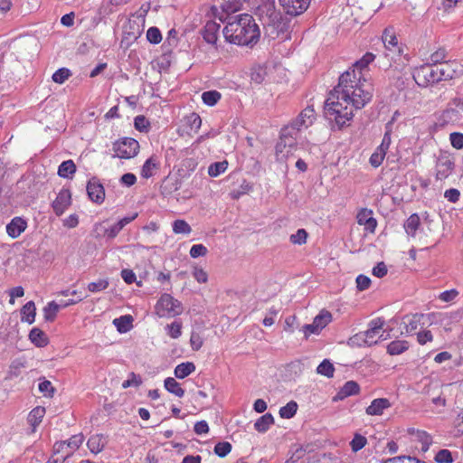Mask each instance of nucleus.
Returning <instances> with one entry per match:
<instances>
[{"label":"nucleus","instance_id":"7ed1b4c3","mask_svg":"<svg viewBox=\"0 0 463 463\" xmlns=\"http://www.w3.org/2000/svg\"><path fill=\"white\" fill-rule=\"evenodd\" d=\"M255 15L261 23L265 33L275 38L284 31L285 24L281 14L276 10L275 1L267 0L260 5L255 11Z\"/></svg>","mask_w":463,"mask_h":463},{"label":"nucleus","instance_id":"ea45409f","mask_svg":"<svg viewBox=\"0 0 463 463\" xmlns=\"http://www.w3.org/2000/svg\"><path fill=\"white\" fill-rule=\"evenodd\" d=\"M298 411V403L290 401L285 406L279 409V416L282 419H291L295 416Z\"/></svg>","mask_w":463,"mask_h":463},{"label":"nucleus","instance_id":"393cba45","mask_svg":"<svg viewBox=\"0 0 463 463\" xmlns=\"http://www.w3.org/2000/svg\"><path fill=\"white\" fill-rule=\"evenodd\" d=\"M454 168V163L449 158H441L438 162L437 178H447Z\"/></svg>","mask_w":463,"mask_h":463},{"label":"nucleus","instance_id":"e2e57ef3","mask_svg":"<svg viewBox=\"0 0 463 463\" xmlns=\"http://www.w3.org/2000/svg\"><path fill=\"white\" fill-rule=\"evenodd\" d=\"M265 75V71L262 68L258 67L252 69L250 72V79L253 82L260 84L264 80Z\"/></svg>","mask_w":463,"mask_h":463},{"label":"nucleus","instance_id":"8fccbe9b","mask_svg":"<svg viewBox=\"0 0 463 463\" xmlns=\"http://www.w3.org/2000/svg\"><path fill=\"white\" fill-rule=\"evenodd\" d=\"M231 450L232 445L230 442L227 441L218 442L214 446V453L221 458H224L225 456H227L231 452Z\"/></svg>","mask_w":463,"mask_h":463},{"label":"nucleus","instance_id":"1a4fd4ad","mask_svg":"<svg viewBox=\"0 0 463 463\" xmlns=\"http://www.w3.org/2000/svg\"><path fill=\"white\" fill-rule=\"evenodd\" d=\"M432 320L433 314H413L405 316L402 323L404 324L406 333L411 334L417 329L431 325Z\"/></svg>","mask_w":463,"mask_h":463},{"label":"nucleus","instance_id":"de8ad7c7","mask_svg":"<svg viewBox=\"0 0 463 463\" xmlns=\"http://www.w3.org/2000/svg\"><path fill=\"white\" fill-rule=\"evenodd\" d=\"M276 156L279 160H284L287 159L289 154L291 153V149L288 148V146L285 142L281 141L279 138V141L276 145Z\"/></svg>","mask_w":463,"mask_h":463},{"label":"nucleus","instance_id":"0eeeda50","mask_svg":"<svg viewBox=\"0 0 463 463\" xmlns=\"http://www.w3.org/2000/svg\"><path fill=\"white\" fill-rule=\"evenodd\" d=\"M113 157L129 159L137 155L139 143L134 138L123 137L113 143Z\"/></svg>","mask_w":463,"mask_h":463},{"label":"nucleus","instance_id":"6e6d98bb","mask_svg":"<svg viewBox=\"0 0 463 463\" xmlns=\"http://www.w3.org/2000/svg\"><path fill=\"white\" fill-rule=\"evenodd\" d=\"M134 126L138 131L146 132L149 128V122L145 116L139 115L135 118Z\"/></svg>","mask_w":463,"mask_h":463},{"label":"nucleus","instance_id":"423d86ee","mask_svg":"<svg viewBox=\"0 0 463 463\" xmlns=\"http://www.w3.org/2000/svg\"><path fill=\"white\" fill-rule=\"evenodd\" d=\"M183 312L180 301L175 299L170 294H164L156 305V313L160 317H175Z\"/></svg>","mask_w":463,"mask_h":463},{"label":"nucleus","instance_id":"5701e85b","mask_svg":"<svg viewBox=\"0 0 463 463\" xmlns=\"http://www.w3.org/2000/svg\"><path fill=\"white\" fill-rule=\"evenodd\" d=\"M61 293L65 298H68V299H60L61 306L63 307L74 305L87 298L84 291H61Z\"/></svg>","mask_w":463,"mask_h":463},{"label":"nucleus","instance_id":"0e129e2a","mask_svg":"<svg viewBox=\"0 0 463 463\" xmlns=\"http://www.w3.org/2000/svg\"><path fill=\"white\" fill-rule=\"evenodd\" d=\"M190 345L193 350L198 351L203 345V337L196 332H192Z\"/></svg>","mask_w":463,"mask_h":463},{"label":"nucleus","instance_id":"4be33fe9","mask_svg":"<svg viewBox=\"0 0 463 463\" xmlns=\"http://www.w3.org/2000/svg\"><path fill=\"white\" fill-rule=\"evenodd\" d=\"M29 340L37 347H44L49 343L46 334L38 327H33L30 331Z\"/></svg>","mask_w":463,"mask_h":463},{"label":"nucleus","instance_id":"37998d69","mask_svg":"<svg viewBox=\"0 0 463 463\" xmlns=\"http://www.w3.org/2000/svg\"><path fill=\"white\" fill-rule=\"evenodd\" d=\"M228 166L227 161H221V162H215L209 165L208 167V174L212 177H216L222 173H223Z\"/></svg>","mask_w":463,"mask_h":463},{"label":"nucleus","instance_id":"a18cd8bd","mask_svg":"<svg viewBox=\"0 0 463 463\" xmlns=\"http://www.w3.org/2000/svg\"><path fill=\"white\" fill-rule=\"evenodd\" d=\"M367 439L364 436L355 433L353 439L350 442L351 449L354 452H357L365 447Z\"/></svg>","mask_w":463,"mask_h":463},{"label":"nucleus","instance_id":"603ef678","mask_svg":"<svg viewBox=\"0 0 463 463\" xmlns=\"http://www.w3.org/2000/svg\"><path fill=\"white\" fill-rule=\"evenodd\" d=\"M146 39L150 43H159L162 40L160 30L157 27H150L146 32Z\"/></svg>","mask_w":463,"mask_h":463},{"label":"nucleus","instance_id":"bf43d9fd","mask_svg":"<svg viewBox=\"0 0 463 463\" xmlns=\"http://www.w3.org/2000/svg\"><path fill=\"white\" fill-rule=\"evenodd\" d=\"M208 250L203 244H194L190 249V256L194 259L198 257H203L207 254Z\"/></svg>","mask_w":463,"mask_h":463},{"label":"nucleus","instance_id":"f8f14e48","mask_svg":"<svg viewBox=\"0 0 463 463\" xmlns=\"http://www.w3.org/2000/svg\"><path fill=\"white\" fill-rule=\"evenodd\" d=\"M311 0H279L286 14L298 16L302 14L309 6Z\"/></svg>","mask_w":463,"mask_h":463},{"label":"nucleus","instance_id":"a878e982","mask_svg":"<svg viewBox=\"0 0 463 463\" xmlns=\"http://www.w3.org/2000/svg\"><path fill=\"white\" fill-rule=\"evenodd\" d=\"M35 305L33 301H29L21 309V321L31 325L35 320Z\"/></svg>","mask_w":463,"mask_h":463},{"label":"nucleus","instance_id":"2f4dec72","mask_svg":"<svg viewBox=\"0 0 463 463\" xmlns=\"http://www.w3.org/2000/svg\"><path fill=\"white\" fill-rule=\"evenodd\" d=\"M409 343L404 340H395L387 345V353L391 355H398L408 350Z\"/></svg>","mask_w":463,"mask_h":463},{"label":"nucleus","instance_id":"a19ab883","mask_svg":"<svg viewBox=\"0 0 463 463\" xmlns=\"http://www.w3.org/2000/svg\"><path fill=\"white\" fill-rule=\"evenodd\" d=\"M334 372H335L334 365L327 359H325L317 368V373L318 374L326 376L328 378H331L334 376Z\"/></svg>","mask_w":463,"mask_h":463},{"label":"nucleus","instance_id":"c03bdc74","mask_svg":"<svg viewBox=\"0 0 463 463\" xmlns=\"http://www.w3.org/2000/svg\"><path fill=\"white\" fill-rule=\"evenodd\" d=\"M172 226L173 232L176 234H189L192 232L191 226L184 220H175Z\"/></svg>","mask_w":463,"mask_h":463},{"label":"nucleus","instance_id":"680f3d73","mask_svg":"<svg viewBox=\"0 0 463 463\" xmlns=\"http://www.w3.org/2000/svg\"><path fill=\"white\" fill-rule=\"evenodd\" d=\"M451 146L456 149L463 148V134L459 132H453L449 135Z\"/></svg>","mask_w":463,"mask_h":463},{"label":"nucleus","instance_id":"a211bd4d","mask_svg":"<svg viewBox=\"0 0 463 463\" xmlns=\"http://www.w3.org/2000/svg\"><path fill=\"white\" fill-rule=\"evenodd\" d=\"M357 222L360 225H364L366 231L373 232L377 226V221L373 217V211L366 208L362 209L357 216Z\"/></svg>","mask_w":463,"mask_h":463},{"label":"nucleus","instance_id":"4468645a","mask_svg":"<svg viewBox=\"0 0 463 463\" xmlns=\"http://www.w3.org/2000/svg\"><path fill=\"white\" fill-rule=\"evenodd\" d=\"M71 204V193L69 189H61L52 202V207L57 216H61Z\"/></svg>","mask_w":463,"mask_h":463},{"label":"nucleus","instance_id":"13d9d810","mask_svg":"<svg viewBox=\"0 0 463 463\" xmlns=\"http://www.w3.org/2000/svg\"><path fill=\"white\" fill-rule=\"evenodd\" d=\"M447 57V51L445 48H439V50H437L436 52H434L431 55H430V61L436 65V64H440V63H443L445 61V58Z\"/></svg>","mask_w":463,"mask_h":463},{"label":"nucleus","instance_id":"e433bc0d","mask_svg":"<svg viewBox=\"0 0 463 463\" xmlns=\"http://www.w3.org/2000/svg\"><path fill=\"white\" fill-rule=\"evenodd\" d=\"M383 43L389 51L398 48V41L392 29L386 28L383 33Z\"/></svg>","mask_w":463,"mask_h":463},{"label":"nucleus","instance_id":"3c124183","mask_svg":"<svg viewBox=\"0 0 463 463\" xmlns=\"http://www.w3.org/2000/svg\"><path fill=\"white\" fill-rule=\"evenodd\" d=\"M391 122H389L386 125V132L383 136V138L382 140L381 145L378 146L377 151L386 154L387 150L389 149V146L391 145V128H390Z\"/></svg>","mask_w":463,"mask_h":463},{"label":"nucleus","instance_id":"c756f323","mask_svg":"<svg viewBox=\"0 0 463 463\" xmlns=\"http://www.w3.org/2000/svg\"><path fill=\"white\" fill-rule=\"evenodd\" d=\"M133 318L131 316H121L113 320V325L119 333H127L132 328Z\"/></svg>","mask_w":463,"mask_h":463},{"label":"nucleus","instance_id":"aec40b11","mask_svg":"<svg viewBox=\"0 0 463 463\" xmlns=\"http://www.w3.org/2000/svg\"><path fill=\"white\" fill-rule=\"evenodd\" d=\"M359 384L354 381L346 382L337 392L335 400H344L346 397L359 393Z\"/></svg>","mask_w":463,"mask_h":463},{"label":"nucleus","instance_id":"09e8293b","mask_svg":"<svg viewBox=\"0 0 463 463\" xmlns=\"http://www.w3.org/2000/svg\"><path fill=\"white\" fill-rule=\"evenodd\" d=\"M299 131L300 129H298V127L294 126V124L291 122L290 124L281 128L280 136L284 137H291L298 139Z\"/></svg>","mask_w":463,"mask_h":463},{"label":"nucleus","instance_id":"6e6552de","mask_svg":"<svg viewBox=\"0 0 463 463\" xmlns=\"http://www.w3.org/2000/svg\"><path fill=\"white\" fill-rule=\"evenodd\" d=\"M417 84L420 87H427L430 84L439 83L440 78L438 73V66L424 64L420 66L413 75Z\"/></svg>","mask_w":463,"mask_h":463},{"label":"nucleus","instance_id":"f257e3e1","mask_svg":"<svg viewBox=\"0 0 463 463\" xmlns=\"http://www.w3.org/2000/svg\"><path fill=\"white\" fill-rule=\"evenodd\" d=\"M222 33L227 42L242 46H253L260 36L259 25L249 14L231 17Z\"/></svg>","mask_w":463,"mask_h":463},{"label":"nucleus","instance_id":"dca6fc26","mask_svg":"<svg viewBox=\"0 0 463 463\" xmlns=\"http://www.w3.org/2000/svg\"><path fill=\"white\" fill-rule=\"evenodd\" d=\"M316 119V113L312 106H307L304 109L296 119L292 121L294 126L298 127V129L307 128L311 126Z\"/></svg>","mask_w":463,"mask_h":463},{"label":"nucleus","instance_id":"4d7b16f0","mask_svg":"<svg viewBox=\"0 0 463 463\" xmlns=\"http://www.w3.org/2000/svg\"><path fill=\"white\" fill-rule=\"evenodd\" d=\"M187 124L192 130L197 132L202 126V119L196 113H192L187 117Z\"/></svg>","mask_w":463,"mask_h":463},{"label":"nucleus","instance_id":"58836bf2","mask_svg":"<svg viewBox=\"0 0 463 463\" xmlns=\"http://www.w3.org/2000/svg\"><path fill=\"white\" fill-rule=\"evenodd\" d=\"M165 330L169 337L177 339L182 335V323L178 320H175L171 324L166 325Z\"/></svg>","mask_w":463,"mask_h":463},{"label":"nucleus","instance_id":"4c0bfd02","mask_svg":"<svg viewBox=\"0 0 463 463\" xmlns=\"http://www.w3.org/2000/svg\"><path fill=\"white\" fill-rule=\"evenodd\" d=\"M420 224V217L418 214H411L404 223V229L408 235L415 236L416 231Z\"/></svg>","mask_w":463,"mask_h":463},{"label":"nucleus","instance_id":"2eb2a0df","mask_svg":"<svg viewBox=\"0 0 463 463\" xmlns=\"http://www.w3.org/2000/svg\"><path fill=\"white\" fill-rule=\"evenodd\" d=\"M392 407V402L387 398L373 399L366 407L365 413L369 416H382L385 410Z\"/></svg>","mask_w":463,"mask_h":463},{"label":"nucleus","instance_id":"338daca9","mask_svg":"<svg viewBox=\"0 0 463 463\" xmlns=\"http://www.w3.org/2000/svg\"><path fill=\"white\" fill-rule=\"evenodd\" d=\"M420 460L412 457H394L392 458H388L384 461V463H420Z\"/></svg>","mask_w":463,"mask_h":463},{"label":"nucleus","instance_id":"69168bd1","mask_svg":"<svg viewBox=\"0 0 463 463\" xmlns=\"http://www.w3.org/2000/svg\"><path fill=\"white\" fill-rule=\"evenodd\" d=\"M141 383H142L141 378L138 375L132 373L129 374L128 379L122 383V387L125 389L131 387V386L137 387L141 384Z\"/></svg>","mask_w":463,"mask_h":463},{"label":"nucleus","instance_id":"cd10ccee","mask_svg":"<svg viewBox=\"0 0 463 463\" xmlns=\"http://www.w3.org/2000/svg\"><path fill=\"white\" fill-rule=\"evenodd\" d=\"M120 231L121 230L119 229L117 223H115L110 228H105L101 223H97L94 227V232L97 233L96 237L107 235L108 238L113 239L119 233Z\"/></svg>","mask_w":463,"mask_h":463},{"label":"nucleus","instance_id":"7c9ffc66","mask_svg":"<svg viewBox=\"0 0 463 463\" xmlns=\"http://www.w3.org/2000/svg\"><path fill=\"white\" fill-rule=\"evenodd\" d=\"M195 371V365L192 362L182 363L175 368V376L184 379Z\"/></svg>","mask_w":463,"mask_h":463},{"label":"nucleus","instance_id":"9d476101","mask_svg":"<svg viewBox=\"0 0 463 463\" xmlns=\"http://www.w3.org/2000/svg\"><path fill=\"white\" fill-rule=\"evenodd\" d=\"M439 77L441 80H452L456 77H459L463 74V65L453 61H446L438 66Z\"/></svg>","mask_w":463,"mask_h":463},{"label":"nucleus","instance_id":"5fc2aeb1","mask_svg":"<svg viewBox=\"0 0 463 463\" xmlns=\"http://www.w3.org/2000/svg\"><path fill=\"white\" fill-rule=\"evenodd\" d=\"M307 238V232L305 229H299L297 231L296 233L292 234L290 236V241L294 244H304L306 243Z\"/></svg>","mask_w":463,"mask_h":463},{"label":"nucleus","instance_id":"9b49d317","mask_svg":"<svg viewBox=\"0 0 463 463\" xmlns=\"http://www.w3.org/2000/svg\"><path fill=\"white\" fill-rule=\"evenodd\" d=\"M332 320V315L330 312L322 310L313 320L312 324L306 325L304 326V332L306 335L311 334H318L323 328H325Z\"/></svg>","mask_w":463,"mask_h":463},{"label":"nucleus","instance_id":"412c9836","mask_svg":"<svg viewBox=\"0 0 463 463\" xmlns=\"http://www.w3.org/2000/svg\"><path fill=\"white\" fill-rule=\"evenodd\" d=\"M160 166L159 161L156 156H150L144 163L141 168V176L143 178L148 179L152 177L155 174V171L158 170Z\"/></svg>","mask_w":463,"mask_h":463},{"label":"nucleus","instance_id":"39448f33","mask_svg":"<svg viewBox=\"0 0 463 463\" xmlns=\"http://www.w3.org/2000/svg\"><path fill=\"white\" fill-rule=\"evenodd\" d=\"M384 320L381 317L373 319L369 323V327L366 331L358 333L352 336L349 340L351 345H367L371 346L375 345L383 338V327Z\"/></svg>","mask_w":463,"mask_h":463},{"label":"nucleus","instance_id":"ddd939ff","mask_svg":"<svg viewBox=\"0 0 463 463\" xmlns=\"http://www.w3.org/2000/svg\"><path fill=\"white\" fill-rule=\"evenodd\" d=\"M89 199L98 204H101L105 199V189L97 177H92L87 184Z\"/></svg>","mask_w":463,"mask_h":463},{"label":"nucleus","instance_id":"f03ea898","mask_svg":"<svg viewBox=\"0 0 463 463\" xmlns=\"http://www.w3.org/2000/svg\"><path fill=\"white\" fill-rule=\"evenodd\" d=\"M350 76L355 79V69H349L339 77V82L330 92L340 94L344 102H352V106L356 109L364 108L373 97L372 91L363 86L355 85V88L350 89Z\"/></svg>","mask_w":463,"mask_h":463},{"label":"nucleus","instance_id":"49530a36","mask_svg":"<svg viewBox=\"0 0 463 463\" xmlns=\"http://www.w3.org/2000/svg\"><path fill=\"white\" fill-rule=\"evenodd\" d=\"M374 60V55L371 52H366L363 57L362 59H360L359 61H355V63L354 64V68L353 69H355L357 71H361L367 68V66Z\"/></svg>","mask_w":463,"mask_h":463},{"label":"nucleus","instance_id":"c9c22d12","mask_svg":"<svg viewBox=\"0 0 463 463\" xmlns=\"http://www.w3.org/2000/svg\"><path fill=\"white\" fill-rule=\"evenodd\" d=\"M45 415V408L42 406L35 407L28 415L29 423L35 429Z\"/></svg>","mask_w":463,"mask_h":463},{"label":"nucleus","instance_id":"bb28decb","mask_svg":"<svg viewBox=\"0 0 463 463\" xmlns=\"http://www.w3.org/2000/svg\"><path fill=\"white\" fill-rule=\"evenodd\" d=\"M164 386L167 392L179 398H182L184 395V390L182 388L181 384L173 377H167L164 381Z\"/></svg>","mask_w":463,"mask_h":463},{"label":"nucleus","instance_id":"79ce46f5","mask_svg":"<svg viewBox=\"0 0 463 463\" xmlns=\"http://www.w3.org/2000/svg\"><path fill=\"white\" fill-rule=\"evenodd\" d=\"M221 93L217 90H208L202 94V99L208 106H214L221 99Z\"/></svg>","mask_w":463,"mask_h":463},{"label":"nucleus","instance_id":"774afa93","mask_svg":"<svg viewBox=\"0 0 463 463\" xmlns=\"http://www.w3.org/2000/svg\"><path fill=\"white\" fill-rule=\"evenodd\" d=\"M460 192L456 188H450L445 191L444 197L450 203H457L459 200Z\"/></svg>","mask_w":463,"mask_h":463},{"label":"nucleus","instance_id":"864d4df0","mask_svg":"<svg viewBox=\"0 0 463 463\" xmlns=\"http://www.w3.org/2000/svg\"><path fill=\"white\" fill-rule=\"evenodd\" d=\"M71 76V71L67 68H61L52 74V80L56 83H63Z\"/></svg>","mask_w":463,"mask_h":463},{"label":"nucleus","instance_id":"052dcab7","mask_svg":"<svg viewBox=\"0 0 463 463\" xmlns=\"http://www.w3.org/2000/svg\"><path fill=\"white\" fill-rule=\"evenodd\" d=\"M435 460L438 463H451L453 461L451 452L448 449H441L436 454Z\"/></svg>","mask_w":463,"mask_h":463},{"label":"nucleus","instance_id":"72a5a7b5","mask_svg":"<svg viewBox=\"0 0 463 463\" xmlns=\"http://www.w3.org/2000/svg\"><path fill=\"white\" fill-rule=\"evenodd\" d=\"M273 423V416L270 413H266L256 420L254 423V428L259 432H265Z\"/></svg>","mask_w":463,"mask_h":463},{"label":"nucleus","instance_id":"f3484780","mask_svg":"<svg viewBox=\"0 0 463 463\" xmlns=\"http://www.w3.org/2000/svg\"><path fill=\"white\" fill-rule=\"evenodd\" d=\"M220 24L216 22L208 21L201 31L203 40L210 44L215 45L218 40Z\"/></svg>","mask_w":463,"mask_h":463},{"label":"nucleus","instance_id":"473e14b6","mask_svg":"<svg viewBox=\"0 0 463 463\" xmlns=\"http://www.w3.org/2000/svg\"><path fill=\"white\" fill-rule=\"evenodd\" d=\"M83 441L84 437L82 434L73 435L68 440H65L67 451H65L64 457H69L70 455H71L76 449L80 448Z\"/></svg>","mask_w":463,"mask_h":463},{"label":"nucleus","instance_id":"6ab92c4d","mask_svg":"<svg viewBox=\"0 0 463 463\" xmlns=\"http://www.w3.org/2000/svg\"><path fill=\"white\" fill-rule=\"evenodd\" d=\"M27 223L25 220L21 217H14L6 225V232L12 238H17L26 229Z\"/></svg>","mask_w":463,"mask_h":463},{"label":"nucleus","instance_id":"f704fd0d","mask_svg":"<svg viewBox=\"0 0 463 463\" xmlns=\"http://www.w3.org/2000/svg\"><path fill=\"white\" fill-rule=\"evenodd\" d=\"M76 172V165L72 160L62 162L58 168V175L62 178H71Z\"/></svg>","mask_w":463,"mask_h":463},{"label":"nucleus","instance_id":"20e7f679","mask_svg":"<svg viewBox=\"0 0 463 463\" xmlns=\"http://www.w3.org/2000/svg\"><path fill=\"white\" fill-rule=\"evenodd\" d=\"M342 100L341 95L330 92L325 102V111L329 119H334L339 128L345 127L354 117L353 108Z\"/></svg>","mask_w":463,"mask_h":463},{"label":"nucleus","instance_id":"c85d7f7f","mask_svg":"<svg viewBox=\"0 0 463 463\" xmlns=\"http://www.w3.org/2000/svg\"><path fill=\"white\" fill-rule=\"evenodd\" d=\"M62 307H63L61 306L60 300L58 302L52 301L48 303L43 310L44 319L48 322H52L55 319L58 311Z\"/></svg>","mask_w":463,"mask_h":463},{"label":"nucleus","instance_id":"b1692460","mask_svg":"<svg viewBox=\"0 0 463 463\" xmlns=\"http://www.w3.org/2000/svg\"><path fill=\"white\" fill-rule=\"evenodd\" d=\"M106 443L107 439L105 436L102 434H95L89 439L87 445L92 453L98 454L103 449Z\"/></svg>","mask_w":463,"mask_h":463}]
</instances>
